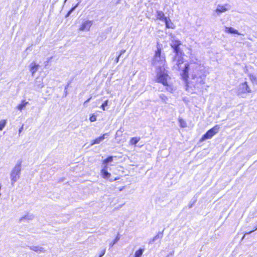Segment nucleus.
Instances as JSON below:
<instances>
[{
	"mask_svg": "<svg viewBox=\"0 0 257 257\" xmlns=\"http://www.w3.org/2000/svg\"><path fill=\"white\" fill-rule=\"evenodd\" d=\"M108 101L107 100H106V101H104V102L101 105V107L102 108V109L103 110H105V106H107L108 105Z\"/></svg>",
	"mask_w": 257,
	"mask_h": 257,
	"instance_id": "nucleus-31",
	"label": "nucleus"
},
{
	"mask_svg": "<svg viewBox=\"0 0 257 257\" xmlns=\"http://www.w3.org/2000/svg\"><path fill=\"white\" fill-rule=\"evenodd\" d=\"M144 251V249H143V248H140L139 250H137L135 252V256L134 257H141V256L143 254Z\"/></svg>",
	"mask_w": 257,
	"mask_h": 257,
	"instance_id": "nucleus-23",
	"label": "nucleus"
},
{
	"mask_svg": "<svg viewBox=\"0 0 257 257\" xmlns=\"http://www.w3.org/2000/svg\"><path fill=\"white\" fill-rule=\"evenodd\" d=\"M119 57H120V55H118V56L116 57V59H115V63H118V61H119Z\"/></svg>",
	"mask_w": 257,
	"mask_h": 257,
	"instance_id": "nucleus-36",
	"label": "nucleus"
},
{
	"mask_svg": "<svg viewBox=\"0 0 257 257\" xmlns=\"http://www.w3.org/2000/svg\"><path fill=\"white\" fill-rule=\"evenodd\" d=\"M107 136H108V134L105 133V134H103L102 136L96 138V139L91 141V143H90V146H92L95 144H99V143H100V142H101L102 141H103L104 140L105 137H107Z\"/></svg>",
	"mask_w": 257,
	"mask_h": 257,
	"instance_id": "nucleus-11",
	"label": "nucleus"
},
{
	"mask_svg": "<svg viewBox=\"0 0 257 257\" xmlns=\"http://www.w3.org/2000/svg\"><path fill=\"white\" fill-rule=\"evenodd\" d=\"M23 129V125H22L21 126V127L19 129V134H20L21 133V132L22 131Z\"/></svg>",
	"mask_w": 257,
	"mask_h": 257,
	"instance_id": "nucleus-37",
	"label": "nucleus"
},
{
	"mask_svg": "<svg viewBox=\"0 0 257 257\" xmlns=\"http://www.w3.org/2000/svg\"><path fill=\"white\" fill-rule=\"evenodd\" d=\"M248 76L252 83H255L256 84H257V78L255 75L251 74H249L248 75Z\"/></svg>",
	"mask_w": 257,
	"mask_h": 257,
	"instance_id": "nucleus-24",
	"label": "nucleus"
},
{
	"mask_svg": "<svg viewBox=\"0 0 257 257\" xmlns=\"http://www.w3.org/2000/svg\"><path fill=\"white\" fill-rule=\"evenodd\" d=\"M256 229H257V227L255 229V230H256Z\"/></svg>",
	"mask_w": 257,
	"mask_h": 257,
	"instance_id": "nucleus-45",
	"label": "nucleus"
},
{
	"mask_svg": "<svg viewBox=\"0 0 257 257\" xmlns=\"http://www.w3.org/2000/svg\"><path fill=\"white\" fill-rule=\"evenodd\" d=\"M22 162H17L15 166L12 170L10 173L11 184L14 186L15 183L20 179L22 170Z\"/></svg>",
	"mask_w": 257,
	"mask_h": 257,
	"instance_id": "nucleus-3",
	"label": "nucleus"
},
{
	"mask_svg": "<svg viewBox=\"0 0 257 257\" xmlns=\"http://www.w3.org/2000/svg\"><path fill=\"white\" fill-rule=\"evenodd\" d=\"M225 32L230 34H237L238 35H240L237 30L232 27H225Z\"/></svg>",
	"mask_w": 257,
	"mask_h": 257,
	"instance_id": "nucleus-18",
	"label": "nucleus"
},
{
	"mask_svg": "<svg viewBox=\"0 0 257 257\" xmlns=\"http://www.w3.org/2000/svg\"><path fill=\"white\" fill-rule=\"evenodd\" d=\"M254 230H252V231H249V232L248 233H246V234H250V233H251L252 232H253Z\"/></svg>",
	"mask_w": 257,
	"mask_h": 257,
	"instance_id": "nucleus-41",
	"label": "nucleus"
},
{
	"mask_svg": "<svg viewBox=\"0 0 257 257\" xmlns=\"http://www.w3.org/2000/svg\"><path fill=\"white\" fill-rule=\"evenodd\" d=\"M105 249H103L102 251H101V252L100 253L99 256L98 257H102V256L104 255V254H105Z\"/></svg>",
	"mask_w": 257,
	"mask_h": 257,
	"instance_id": "nucleus-33",
	"label": "nucleus"
},
{
	"mask_svg": "<svg viewBox=\"0 0 257 257\" xmlns=\"http://www.w3.org/2000/svg\"><path fill=\"white\" fill-rule=\"evenodd\" d=\"M186 83H187V86H188V85H189V83H188V82H186Z\"/></svg>",
	"mask_w": 257,
	"mask_h": 257,
	"instance_id": "nucleus-43",
	"label": "nucleus"
},
{
	"mask_svg": "<svg viewBox=\"0 0 257 257\" xmlns=\"http://www.w3.org/2000/svg\"><path fill=\"white\" fill-rule=\"evenodd\" d=\"M28 104H29V102L26 101L25 100H23L22 101V102H21V103L20 104H18L16 106V108L18 110H19L21 111L23 109H24L26 107L27 105H28Z\"/></svg>",
	"mask_w": 257,
	"mask_h": 257,
	"instance_id": "nucleus-16",
	"label": "nucleus"
},
{
	"mask_svg": "<svg viewBox=\"0 0 257 257\" xmlns=\"http://www.w3.org/2000/svg\"><path fill=\"white\" fill-rule=\"evenodd\" d=\"M230 9L231 6L228 4H224V5H218L215 10V12L218 15H219L222 13L229 11Z\"/></svg>",
	"mask_w": 257,
	"mask_h": 257,
	"instance_id": "nucleus-8",
	"label": "nucleus"
},
{
	"mask_svg": "<svg viewBox=\"0 0 257 257\" xmlns=\"http://www.w3.org/2000/svg\"><path fill=\"white\" fill-rule=\"evenodd\" d=\"M107 166L106 165L104 166L103 169L101 171L102 176L104 179H108L111 176V174L107 172Z\"/></svg>",
	"mask_w": 257,
	"mask_h": 257,
	"instance_id": "nucleus-13",
	"label": "nucleus"
},
{
	"mask_svg": "<svg viewBox=\"0 0 257 257\" xmlns=\"http://www.w3.org/2000/svg\"><path fill=\"white\" fill-rule=\"evenodd\" d=\"M160 234H161L160 237H162L163 235H162V233H160ZM159 237H160V233L158 234L155 236H154V238L152 239V240L151 241H150V243H152V242L155 241Z\"/></svg>",
	"mask_w": 257,
	"mask_h": 257,
	"instance_id": "nucleus-29",
	"label": "nucleus"
},
{
	"mask_svg": "<svg viewBox=\"0 0 257 257\" xmlns=\"http://www.w3.org/2000/svg\"><path fill=\"white\" fill-rule=\"evenodd\" d=\"M219 128V126L217 125L214 126L212 128L208 131L202 137L200 141L203 142L206 140L212 138V137L218 132Z\"/></svg>",
	"mask_w": 257,
	"mask_h": 257,
	"instance_id": "nucleus-6",
	"label": "nucleus"
},
{
	"mask_svg": "<svg viewBox=\"0 0 257 257\" xmlns=\"http://www.w3.org/2000/svg\"><path fill=\"white\" fill-rule=\"evenodd\" d=\"M160 98L162 99V100L164 102H166V100H167V97L166 96H165L164 94H161L160 95Z\"/></svg>",
	"mask_w": 257,
	"mask_h": 257,
	"instance_id": "nucleus-30",
	"label": "nucleus"
},
{
	"mask_svg": "<svg viewBox=\"0 0 257 257\" xmlns=\"http://www.w3.org/2000/svg\"><path fill=\"white\" fill-rule=\"evenodd\" d=\"M125 52V50H121L119 54L118 55H120V56L122 55L123 53H124Z\"/></svg>",
	"mask_w": 257,
	"mask_h": 257,
	"instance_id": "nucleus-35",
	"label": "nucleus"
},
{
	"mask_svg": "<svg viewBox=\"0 0 257 257\" xmlns=\"http://www.w3.org/2000/svg\"><path fill=\"white\" fill-rule=\"evenodd\" d=\"M193 204H194V203H192V204H189V205H188L189 208H192V206H193Z\"/></svg>",
	"mask_w": 257,
	"mask_h": 257,
	"instance_id": "nucleus-39",
	"label": "nucleus"
},
{
	"mask_svg": "<svg viewBox=\"0 0 257 257\" xmlns=\"http://www.w3.org/2000/svg\"><path fill=\"white\" fill-rule=\"evenodd\" d=\"M174 251H172L166 257H172L174 255Z\"/></svg>",
	"mask_w": 257,
	"mask_h": 257,
	"instance_id": "nucleus-34",
	"label": "nucleus"
},
{
	"mask_svg": "<svg viewBox=\"0 0 257 257\" xmlns=\"http://www.w3.org/2000/svg\"><path fill=\"white\" fill-rule=\"evenodd\" d=\"M91 97H90V98H88L87 100H86L84 102V104H85V103H86L90 101V100L91 99Z\"/></svg>",
	"mask_w": 257,
	"mask_h": 257,
	"instance_id": "nucleus-38",
	"label": "nucleus"
},
{
	"mask_svg": "<svg viewBox=\"0 0 257 257\" xmlns=\"http://www.w3.org/2000/svg\"><path fill=\"white\" fill-rule=\"evenodd\" d=\"M118 131H117V132L116 133V135H118Z\"/></svg>",
	"mask_w": 257,
	"mask_h": 257,
	"instance_id": "nucleus-42",
	"label": "nucleus"
},
{
	"mask_svg": "<svg viewBox=\"0 0 257 257\" xmlns=\"http://www.w3.org/2000/svg\"><path fill=\"white\" fill-rule=\"evenodd\" d=\"M29 248L30 249L39 253L45 252L46 251L44 248L40 246H30Z\"/></svg>",
	"mask_w": 257,
	"mask_h": 257,
	"instance_id": "nucleus-14",
	"label": "nucleus"
},
{
	"mask_svg": "<svg viewBox=\"0 0 257 257\" xmlns=\"http://www.w3.org/2000/svg\"><path fill=\"white\" fill-rule=\"evenodd\" d=\"M77 6H78V4H77L74 7L72 8L69 10V11L67 13V15H66V18L68 17L70 15V14L75 10V9L77 8Z\"/></svg>",
	"mask_w": 257,
	"mask_h": 257,
	"instance_id": "nucleus-26",
	"label": "nucleus"
},
{
	"mask_svg": "<svg viewBox=\"0 0 257 257\" xmlns=\"http://www.w3.org/2000/svg\"><path fill=\"white\" fill-rule=\"evenodd\" d=\"M251 90L249 87L247 82L240 83L236 89V94L240 97L244 98L246 93H249Z\"/></svg>",
	"mask_w": 257,
	"mask_h": 257,
	"instance_id": "nucleus-4",
	"label": "nucleus"
},
{
	"mask_svg": "<svg viewBox=\"0 0 257 257\" xmlns=\"http://www.w3.org/2000/svg\"><path fill=\"white\" fill-rule=\"evenodd\" d=\"M164 22L165 23L166 28H173V24L171 22V20L169 18H167V19H165V20H164Z\"/></svg>",
	"mask_w": 257,
	"mask_h": 257,
	"instance_id": "nucleus-19",
	"label": "nucleus"
},
{
	"mask_svg": "<svg viewBox=\"0 0 257 257\" xmlns=\"http://www.w3.org/2000/svg\"><path fill=\"white\" fill-rule=\"evenodd\" d=\"M123 188H124V187H121V188L119 189V191H122L123 189Z\"/></svg>",
	"mask_w": 257,
	"mask_h": 257,
	"instance_id": "nucleus-40",
	"label": "nucleus"
},
{
	"mask_svg": "<svg viewBox=\"0 0 257 257\" xmlns=\"http://www.w3.org/2000/svg\"><path fill=\"white\" fill-rule=\"evenodd\" d=\"M67 0H64V3H65L66 2Z\"/></svg>",
	"mask_w": 257,
	"mask_h": 257,
	"instance_id": "nucleus-44",
	"label": "nucleus"
},
{
	"mask_svg": "<svg viewBox=\"0 0 257 257\" xmlns=\"http://www.w3.org/2000/svg\"><path fill=\"white\" fill-rule=\"evenodd\" d=\"M158 82L162 83L165 86H168V79L169 78L167 72L164 68L160 69L157 73Z\"/></svg>",
	"mask_w": 257,
	"mask_h": 257,
	"instance_id": "nucleus-5",
	"label": "nucleus"
},
{
	"mask_svg": "<svg viewBox=\"0 0 257 257\" xmlns=\"http://www.w3.org/2000/svg\"><path fill=\"white\" fill-rule=\"evenodd\" d=\"M178 121H179L180 127H181L182 128H185V127H187V123L183 119L179 117L178 119Z\"/></svg>",
	"mask_w": 257,
	"mask_h": 257,
	"instance_id": "nucleus-21",
	"label": "nucleus"
},
{
	"mask_svg": "<svg viewBox=\"0 0 257 257\" xmlns=\"http://www.w3.org/2000/svg\"><path fill=\"white\" fill-rule=\"evenodd\" d=\"M206 75L207 73L203 66H198L192 74L190 84L195 88L202 91Z\"/></svg>",
	"mask_w": 257,
	"mask_h": 257,
	"instance_id": "nucleus-1",
	"label": "nucleus"
},
{
	"mask_svg": "<svg viewBox=\"0 0 257 257\" xmlns=\"http://www.w3.org/2000/svg\"><path fill=\"white\" fill-rule=\"evenodd\" d=\"M119 239V237H118V236H117L116 238L114 239V240L109 243L110 247H112L118 241Z\"/></svg>",
	"mask_w": 257,
	"mask_h": 257,
	"instance_id": "nucleus-28",
	"label": "nucleus"
},
{
	"mask_svg": "<svg viewBox=\"0 0 257 257\" xmlns=\"http://www.w3.org/2000/svg\"><path fill=\"white\" fill-rule=\"evenodd\" d=\"M34 218V216L32 214L27 213L25 215L22 216L19 219L20 222H23L25 221L32 220Z\"/></svg>",
	"mask_w": 257,
	"mask_h": 257,
	"instance_id": "nucleus-12",
	"label": "nucleus"
},
{
	"mask_svg": "<svg viewBox=\"0 0 257 257\" xmlns=\"http://www.w3.org/2000/svg\"><path fill=\"white\" fill-rule=\"evenodd\" d=\"M30 71L32 73V75L33 76L35 73L37 71L39 65L36 64L35 62H32L31 63L30 65Z\"/></svg>",
	"mask_w": 257,
	"mask_h": 257,
	"instance_id": "nucleus-15",
	"label": "nucleus"
},
{
	"mask_svg": "<svg viewBox=\"0 0 257 257\" xmlns=\"http://www.w3.org/2000/svg\"><path fill=\"white\" fill-rule=\"evenodd\" d=\"M181 45V43L179 40H175L174 37H172L171 42L170 45L174 49V52L176 53H180V50L179 46Z\"/></svg>",
	"mask_w": 257,
	"mask_h": 257,
	"instance_id": "nucleus-7",
	"label": "nucleus"
},
{
	"mask_svg": "<svg viewBox=\"0 0 257 257\" xmlns=\"http://www.w3.org/2000/svg\"><path fill=\"white\" fill-rule=\"evenodd\" d=\"M140 140V138H132L130 140V143L131 145H135L139 142Z\"/></svg>",
	"mask_w": 257,
	"mask_h": 257,
	"instance_id": "nucleus-22",
	"label": "nucleus"
},
{
	"mask_svg": "<svg viewBox=\"0 0 257 257\" xmlns=\"http://www.w3.org/2000/svg\"><path fill=\"white\" fill-rule=\"evenodd\" d=\"M167 18L165 17L164 13L161 11H157V19L164 21L165 20V19H167Z\"/></svg>",
	"mask_w": 257,
	"mask_h": 257,
	"instance_id": "nucleus-17",
	"label": "nucleus"
},
{
	"mask_svg": "<svg viewBox=\"0 0 257 257\" xmlns=\"http://www.w3.org/2000/svg\"><path fill=\"white\" fill-rule=\"evenodd\" d=\"M6 124V120H1L0 121V130L2 131L4 128Z\"/></svg>",
	"mask_w": 257,
	"mask_h": 257,
	"instance_id": "nucleus-27",
	"label": "nucleus"
},
{
	"mask_svg": "<svg viewBox=\"0 0 257 257\" xmlns=\"http://www.w3.org/2000/svg\"><path fill=\"white\" fill-rule=\"evenodd\" d=\"M165 62L164 54L162 55L161 48H158L153 60V65L160 70L163 69Z\"/></svg>",
	"mask_w": 257,
	"mask_h": 257,
	"instance_id": "nucleus-2",
	"label": "nucleus"
},
{
	"mask_svg": "<svg viewBox=\"0 0 257 257\" xmlns=\"http://www.w3.org/2000/svg\"><path fill=\"white\" fill-rule=\"evenodd\" d=\"M92 24L93 22L92 21H86L82 24L81 27L79 29V30L80 31H89Z\"/></svg>",
	"mask_w": 257,
	"mask_h": 257,
	"instance_id": "nucleus-9",
	"label": "nucleus"
},
{
	"mask_svg": "<svg viewBox=\"0 0 257 257\" xmlns=\"http://www.w3.org/2000/svg\"><path fill=\"white\" fill-rule=\"evenodd\" d=\"M90 121L94 122L96 120V116L95 115H92L89 118Z\"/></svg>",
	"mask_w": 257,
	"mask_h": 257,
	"instance_id": "nucleus-32",
	"label": "nucleus"
},
{
	"mask_svg": "<svg viewBox=\"0 0 257 257\" xmlns=\"http://www.w3.org/2000/svg\"><path fill=\"white\" fill-rule=\"evenodd\" d=\"M173 62L174 64L177 66V68L179 69L180 65L183 63V58L181 55H180V53H177L176 54L175 56L173 59Z\"/></svg>",
	"mask_w": 257,
	"mask_h": 257,
	"instance_id": "nucleus-10",
	"label": "nucleus"
},
{
	"mask_svg": "<svg viewBox=\"0 0 257 257\" xmlns=\"http://www.w3.org/2000/svg\"><path fill=\"white\" fill-rule=\"evenodd\" d=\"M113 161V157L112 156H110L108 157L107 159H105L103 161V165L104 166H107V164Z\"/></svg>",
	"mask_w": 257,
	"mask_h": 257,
	"instance_id": "nucleus-25",
	"label": "nucleus"
},
{
	"mask_svg": "<svg viewBox=\"0 0 257 257\" xmlns=\"http://www.w3.org/2000/svg\"><path fill=\"white\" fill-rule=\"evenodd\" d=\"M189 65L188 64H186L185 65V68L183 70V77L184 79H185L186 77H188V71H189Z\"/></svg>",
	"mask_w": 257,
	"mask_h": 257,
	"instance_id": "nucleus-20",
	"label": "nucleus"
}]
</instances>
